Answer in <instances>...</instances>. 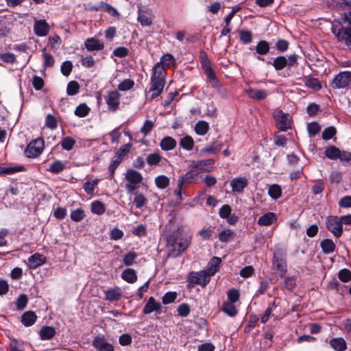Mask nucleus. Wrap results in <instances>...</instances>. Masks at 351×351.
<instances>
[{
    "label": "nucleus",
    "instance_id": "nucleus-59",
    "mask_svg": "<svg viewBox=\"0 0 351 351\" xmlns=\"http://www.w3.org/2000/svg\"><path fill=\"white\" fill-rule=\"evenodd\" d=\"M307 128L309 135L312 136H315L321 130L320 125L315 122L308 124Z\"/></svg>",
    "mask_w": 351,
    "mask_h": 351
},
{
    "label": "nucleus",
    "instance_id": "nucleus-64",
    "mask_svg": "<svg viewBox=\"0 0 351 351\" xmlns=\"http://www.w3.org/2000/svg\"><path fill=\"white\" fill-rule=\"evenodd\" d=\"M45 125L50 129H55L57 127V121L51 114H47L46 117Z\"/></svg>",
    "mask_w": 351,
    "mask_h": 351
},
{
    "label": "nucleus",
    "instance_id": "nucleus-12",
    "mask_svg": "<svg viewBox=\"0 0 351 351\" xmlns=\"http://www.w3.org/2000/svg\"><path fill=\"white\" fill-rule=\"evenodd\" d=\"M105 101L108 109L115 111L118 109L120 104V94L117 91L110 92L105 96Z\"/></svg>",
    "mask_w": 351,
    "mask_h": 351
},
{
    "label": "nucleus",
    "instance_id": "nucleus-4",
    "mask_svg": "<svg viewBox=\"0 0 351 351\" xmlns=\"http://www.w3.org/2000/svg\"><path fill=\"white\" fill-rule=\"evenodd\" d=\"M331 29L338 40H345L347 46L351 49V26L335 20L332 22Z\"/></svg>",
    "mask_w": 351,
    "mask_h": 351
},
{
    "label": "nucleus",
    "instance_id": "nucleus-28",
    "mask_svg": "<svg viewBox=\"0 0 351 351\" xmlns=\"http://www.w3.org/2000/svg\"><path fill=\"white\" fill-rule=\"evenodd\" d=\"M121 278L129 283H134L137 280V275L134 269H126L121 274Z\"/></svg>",
    "mask_w": 351,
    "mask_h": 351
},
{
    "label": "nucleus",
    "instance_id": "nucleus-44",
    "mask_svg": "<svg viewBox=\"0 0 351 351\" xmlns=\"http://www.w3.org/2000/svg\"><path fill=\"white\" fill-rule=\"evenodd\" d=\"M268 194L270 197H280L282 194V189L280 185L274 184L269 186Z\"/></svg>",
    "mask_w": 351,
    "mask_h": 351
},
{
    "label": "nucleus",
    "instance_id": "nucleus-15",
    "mask_svg": "<svg viewBox=\"0 0 351 351\" xmlns=\"http://www.w3.org/2000/svg\"><path fill=\"white\" fill-rule=\"evenodd\" d=\"M104 292L105 295L104 300L109 302L118 301L123 295L122 291L118 287L105 290Z\"/></svg>",
    "mask_w": 351,
    "mask_h": 351
},
{
    "label": "nucleus",
    "instance_id": "nucleus-52",
    "mask_svg": "<svg viewBox=\"0 0 351 351\" xmlns=\"http://www.w3.org/2000/svg\"><path fill=\"white\" fill-rule=\"evenodd\" d=\"M79 89L78 83L75 81H71L67 85L66 93L69 95L73 96L78 93Z\"/></svg>",
    "mask_w": 351,
    "mask_h": 351
},
{
    "label": "nucleus",
    "instance_id": "nucleus-2",
    "mask_svg": "<svg viewBox=\"0 0 351 351\" xmlns=\"http://www.w3.org/2000/svg\"><path fill=\"white\" fill-rule=\"evenodd\" d=\"M181 232L180 229H178L167 237V249L168 254L171 256H179L186 250L191 243L190 238L182 237L180 234Z\"/></svg>",
    "mask_w": 351,
    "mask_h": 351
},
{
    "label": "nucleus",
    "instance_id": "nucleus-19",
    "mask_svg": "<svg viewBox=\"0 0 351 351\" xmlns=\"http://www.w3.org/2000/svg\"><path fill=\"white\" fill-rule=\"evenodd\" d=\"M247 180L245 177H239L234 178L230 182V186L234 192H241L247 186Z\"/></svg>",
    "mask_w": 351,
    "mask_h": 351
},
{
    "label": "nucleus",
    "instance_id": "nucleus-60",
    "mask_svg": "<svg viewBox=\"0 0 351 351\" xmlns=\"http://www.w3.org/2000/svg\"><path fill=\"white\" fill-rule=\"evenodd\" d=\"M296 286V282L294 277H286L284 280V287L289 290L292 291Z\"/></svg>",
    "mask_w": 351,
    "mask_h": 351
},
{
    "label": "nucleus",
    "instance_id": "nucleus-37",
    "mask_svg": "<svg viewBox=\"0 0 351 351\" xmlns=\"http://www.w3.org/2000/svg\"><path fill=\"white\" fill-rule=\"evenodd\" d=\"M255 49L259 55H266L269 51V44L266 40H261L257 43Z\"/></svg>",
    "mask_w": 351,
    "mask_h": 351
},
{
    "label": "nucleus",
    "instance_id": "nucleus-57",
    "mask_svg": "<svg viewBox=\"0 0 351 351\" xmlns=\"http://www.w3.org/2000/svg\"><path fill=\"white\" fill-rule=\"evenodd\" d=\"M336 132L337 130L335 127L326 128L322 132V138L324 140H330L335 135Z\"/></svg>",
    "mask_w": 351,
    "mask_h": 351
},
{
    "label": "nucleus",
    "instance_id": "nucleus-51",
    "mask_svg": "<svg viewBox=\"0 0 351 351\" xmlns=\"http://www.w3.org/2000/svg\"><path fill=\"white\" fill-rule=\"evenodd\" d=\"M75 143V141L73 138L66 136L62 138L61 145L64 149L69 151L73 149Z\"/></svg>",
    "mask_w": 351,
    "mask_h": 351
},
{
    "label": "nucleus",
    "instance_id": "nucleus-35",
    "mask_svg": "<svg viewBox=\"0 0 351 351\" xmlns=\"http://www.w3.org/2000/svg\"><path fill=\"white\" fill-rule=\"evenodd\" d=\"M235 233L230 229H227L220 232L218 234L219 240L221 242H228L233 240Z\"/></svg>",
    "mask_w": 351,
    "mask_h": 351
},
{
    "label": "nucleus",
    "instance_id": "nucleus-16",
    "mask_svg": "<svg viewBox=\"0 0 351 351\" xmlns=\"http://www.w3.org/2000/svg\"><path fill=\"white\" fill-rule=\"evenodd\" d=\"M93 346L98 351H114L113 346L99 336L93 339Z\"/></svg>",
    "mask_w": 351,
    "mask_h": 351
},
{
    "label": "nucleus",
    "instance_id": "nucleus-40",
    "mask_svg": "<svg viewBox=\"0 0 351 351\" xmlns=\"http://www.w3.org/2000/svg\"><path fill=\"white\" fill-rule=\"evenodd\" d=\"M106 210L105 206L99 201H95L91 204V212L94 214L101 215Z\"/></svg>",
    "mask_w": 351,
    "mask_h": 351
},
{
    "label": "nucleus",
    "instance_id": "nucleus-46",
    "mask_svg": "<svg viewBox=\"0 0 351 351\" xmlns=\"http://www.w3.org/2000/svg\"><path fill=\"white\" fill-rule=\"evenodd\" d=\"M239 38L244 44H249L252 41V33L249 30H241L239 32Z\"/></svg>",
    "mask_w": 351,
    "mask_h": 351
},
{
    "label": "nucleus",
    "instance_id": "nucleus-1",
    "mask_svg": "<svg viewBox=\"0 0 351 351\" xmlns=\"http://www.w3.org/2000/svg\"><path fill=\"white\" fill-rule=\"evenodd\" d=\"M167 71L159 66L155 64L152 69L150 88L148 90L149 100H153L158 97L162 92L166 83Z\"/></svg>",
    "mask_w": 351,
    "mask_h": 351
},
{
    "label": "nucleus",
    "instance_id": "nucleus-32",
    "mask_svg": "<svg viewBox=\"0 0 351 351\" xmlns=\"http://www.w3.org/2000/svg\"><path fill=\"white\" fill-rule=\"evenodd\" d=\"M28 263L31 267L36 268L42 265L45 261H43V256L38 253H36L28 258Z\"/></svg>",
    "mask_w": 351,
    "mask_h": 351
},
{
    "label": "nucleus",
    "instance_id": "nucleus-31",
    "mask_svg": "<svg viewBox=\"0 0 351 351\" xmlns=\"http://www.w3.org/2000/svg\"><path fill=\"white\" fill-rule=\"evenodd\" d=\"M320 246L324 254H330L335 251V244L332 241V240L329 239H324L321 243Z\"/></svg>",
    "mask_w": 351,
    "mask_h": 351
},
{
    "label": "nucleus",
    "instance_id": "nucleus-6",
    "mask_svg": "<svg viewBox=\"0 0 351 351\" xmlns=\"http://www.w3.org/2000/svg\"><path fill=\"white\" fill-rule=\"evenodd\" d=\"M187 282L192 285H197L205 287L210 282V278L205 271H191L189 274Z\"/></svg>",
    "mask_w": 351,
    "mask_h": 351
},
{
    "label": "nucleus",
    "instance_id": "nucleus-14",
    "mask_svg": "<svg viewBox=\"0 0 351 351\" xmlns=\"http://www.w3.org/2000/svg\"><path fill=\"white\" fill-rule=\"evenodd\" d=\"M221 263V260L220 258L214 256L210 260L206 269L203 271H205L207 276L210 278L217 272Z\"/></svg>",
    "mask_w": 351,
    "mask_h": 351
},
{
    "label": "nucleus",
    "instance_id": "nucleus-25",
    "mask_svg": "<svg viewBox=\"0 0 351 351\" xmlns=\"http://www.w3.org/2000/svg\"><path fill=\"white\" fill-rule=\"evenodd\" d=\"M160 145L162 150L169 151L176 147V141L172 137L166 136L161 140V141L160 143Z\"/></svg>",
    "mask_w": 351,
    "mask_h": 351
},
{
    "label": "nucleus",
    "instance_id": "nucleus-33",
    "mask_svg": "<svg viewBox=\"0 0 351 351\" xmlns=\"http://www.w3.org/2000/svg\"><path fill=\"white\" fill-rule=\"evenodd\" d=\"M248 96L254 99L261 100L267 96L266 90L250 89L247 91Z\"/></svg>",
    "mask_w": 351,
    "mask_h": 351
},
{
    "label": "nucleus",
    "instance_id": "nucleus-53",
    "mask_svg": "<svg viewBox=\"0 0 351 351\" xmlns=\"http://www.w3.org/2000/svg\"><path fill=\"white\" fill-rule=\"evenodd\" d=\"M28 302V298L25 294H21L16 301L18 310H23Z\"/></svg>",
    "mask_w": 351,
    "mask_h": 351
},
{
    "label": "nucleus",
    "instance_id": "nucleus-26",
    "mask_svg": "<svg viewBox=\"0 0 351 351\" xmlns=\"http://www.w3.org/2000/svg\"><path fill=\"white\" fill-rule=\"evenodd\" d=\"M137 21L144 27H148L152 24V17L151 14L148 15L141 10H138Z\"/></svg>",
    "mask_w": 351,
    "mask_h": 351
},
{
    "label": "nucleus",
    "instance_id": "nucleus-49",
    "mask_svg": "<svg viewBox=\"0 0 351 351\" xmlns=\"http://www.w3.org/2000/svg\"><path fill=\"white\" fill-rule=\"evenodd\" d=\"M89 111V107L86 104H82L75 108V114L80 117H84L88 114Z\"/></svg>",
    "mask_w": 351,
    "mask_h": 351
},
{
    "label": "nucleus",
    "instance_id": "nucleus-63",
    "mask_svg": "<svg viewBox=\"0 0 351 351\" xmlns=\"http://www.w3.org/2000/svg\"><path fill=\"white\" fill-rule=\"evenodd\" d=\"M289 43L287 40L279 39L276 44L277 49L280 52H285L288 49Z\"/></svg>",
    "mask_w": 351,
    "mask_h": 351
},
{
    "label": "nucleus",
    "instance_id": "nucleus-47",
    "mask_svg": "<svg viewBox=\"0 0 351 351\" xmlns=\"http://www.w3.org/2000/svg\"><path fill=\"white\" fill-rule=\"evenodd\" d=\"M155 184L160 189H165L169 184V179L165 176H158L155 178Z\"/></svg>",
    "mask_w": 351,
    "mask_h": 351
},
{
    "label": "nucleus",
    "instance_id": "nucleus-24",
    "mask_svg": "<svg viewBox=\"0 0 351 351\" xmlns=\"http://www.w3.org/2000/svg\"><path fill=\"white\" fill-rule=\"evenodd\" d=\"M330 345L335 351H345L347 349L346 341L342 337L332 338Z\"/></svg>",
    "mask_w": 351,
    "mask_h": 351
},
{
    "label": "nucleus",
    "instance_id": "nucleus-43",
    "mask_svg": "<svg viewBox=\"0 0 351 351\" xmlns=\"http://www.w3.org/2000/svg\"><path fill=\"white\" fill-rule=\"evenodd\" d=\"M180 144L183 149L189 151L193 149L194 141L191 136H186L181 139Z\"/></svg>",
    "mask_w": 351,
    "mask_h": 351
},
{
    "label": "nucleus",
    "instance_id": "nucleus-9",
    "mask_svg": "<svg viewBox=\"0 0 351 351\" xmlns=\"http://www.w3.org/2000/svg\"><path fill=\"white\" fill-rule=\"evenodd\" d=\"M351 82V72L342 71L333 79L331 86L333 88L340 89L346 88Z\"/></svg>",
    "mask_w": 351,
    "mask_h": 351
},
{
    "label": "nucleus",
    "instance_id": "nucleus-61",
    "mask_svg": "<svg viewBox=\"0 0 351 351\" xmlns=\"http://www.w3.org/2000/svg\"><path fill=\"white\" fill-rule=\"evenodd\" d=\"M73 68L72 62L70 61H65L61 66V72L65 75L68 76L70 75Z\"/></svg>",
    "mask_w": 351,
    "mask_h": 351
},
{
    "label": "nucleus",
    "instance_id": "nucleus-38",
    "mask_svg": "<svg viewBox=\"0 0 351 351\" xmlns=\"http://www.w3.org/2000/svg\"><path fill=\"white\" fill-rule=\"evenodd\" d=\"M325 154L328 158L335 160L339 158L340 150L335 146L331 145L326 148Z\"/></svg>",
    "mask_w": 351,
    "mask_h": 351
},
{
    "label": "nucleus",
    "instance_id": "nucleus-39",
    "mask_svg": "<svg viewBox=\"0 0 351 351\" xmlns=\"http://www.w3.org/2000/svg\"><path fill=\"white\" fill-rule=\"evenodd\" d=\"M304 84L315 90H320L322 85L320 82L317 78L308 77L304 80Z\"/></svg>",
    "mask_w": 351,
    "mask_h": 351
},
{
    "label": "nucleus",
    "instance_id": "nucleus-56",
    "mask_svg": "<svg viewBox=\"0 0 351 351\" xmlns=\"http://www.w3.org/2000/svg\"><path fill=\"white\" fill-rule=\"evenodd\" d=\"M229 302L235 303L239 300L240 294L237 289H232L227 293Z\"/></svg>",
    "mask_w": 351,
    "mask_h": 351
},
{
    "label": "nucleus",
    "instance_id": "nucleus-11",
    "mask_svg": "<svg viewBox=\"0 0 351 351\" xmlns=\"http://www.w3.org/2000/svg\"><path fill=\"white\" fill-rule=\"evenodd\" d=\"M126 180L130 182L126 185L129 191H132L136 188V185L142 181L141 174L133 169L128 170L125 174Z\"/></svg>",
    "mask_w": 351,
    "mask_h": 351
},
{
    "label": "nucleus",
    "instance_id": "nucleus-17",
    "mask_svg": "<svg viewBox=\"0 0 351 351\" xmlns=\"http://www.w3.org/2000/svg\"><path fill=\"white\" fill-rule=\"evenodd\" d=\"M34 29L37 36H45L49 31V26L45 20H38L35 22Z\"/></svg>",
    "mask_w": 351,
    "mask_h": 351
},
{
    "label": "nucleus",
    "instance_id": "nucleus-3",
    "mask_svg": "<svg viewBox=\"0 0 351 351\" xmlns=\"http://www.w3.org/2000/svg\"><path fill=\"white\" fill-rule=\"evenodd\" d=\"M199 171L192 162L190 165V169L184 176L180 177L178 183V188L175 191V195L178 197H181L182 194L183 186L185 184L192 183L196 182L199 179Z\"/></svg>",
    "mask_w": 351,
    "mask_h": 351
},
{
    "label": "nucleus",
    "instance_id": "nucleus-13",
    "mask_svg": "<svg viewBox=\"0 0 351 351\" xmlns=\"http://www.w3.org/2000/svg\"><path fill=\"white\" fill-rule=\"evenodd\" d=\"M153 311H156L158 313H161L162 305L160 302H157L154 297H150L145 305L143 312L144 314L147 315Z\"/></svg>",
    "mask_w": 351,
    "mask_h": 351
},
{
    "label": "nucleus",
    "instance_id": "nucleus-36",
    "mask_svg": "<svg viewBox=\"0 0 351 351\" xmlns=\"http://www.w3.org/2000/svg\"><path fill=\"white\" fill-rule=\"evenodd\" d=\"M288 60L285 56H280L276 58L273 62V66L276 71L283 69L287 66Z\"/></svg>",
    "mask_w": 351,
    "mask_h": 351
},
{
    "label": "nucleus",
    "instance_id": "nucleus-21",
    "mask_svg": "<svg viewBox=\"0 0 351 351\" xmlns=\"http://www.w3.org/2000/svg\"><path fill=\"white\" fill-rule=\"evenodd\" d=\"M277 221V216L274 213L269 212L260 217L258 224L263 226H268Z\"/></svg>",
    "mask_w": 351,
    "mask_h": 351
},
{
    "label": "nucleus",
    "instance_id": "nucleus-27",
    "mask_svg": "<svg viewBox=\"0 0 351 351\" xmlns=\"http://www.w3.org/2000/svg\"><path fill=\"white\" fill-rule=\"evenodd\" d=\"M56 330L51 326H43L40 330V337L42 340H49L54 337Z\"/></svg>",
    "mask_w": 351,
    "mask_h": 351
},
{
    "label": "nucleus",
    "instance_id": "nucleus-58",
    "mask_svg": "<svg viewBox=\"0 0 351 351\" xmlns=\"http://www.w3.org/2000/svg\"><path fill=\"white\" fill-rule=\"evenodd\" d=\"M154 123L151 120H147L145 121L143 125L141 128V132L145 136L148 135L154 128Z\"/></svg>",
    "mask_w": 351,
    "mask_h": 351
},
{
    "label": "nucleus",
    "instance_id": "nucleus-22",
    "mask_svg": "<svg viewBox=\"0 0 351 351\" xmlns=\"http://www.w3.org/2000/svg\"><path fill=\"white\" fill-rule=\"evenodd\" d=\"M193 163L197 168L200 173L210 171L214 165L213 159L202 160L199 161H193Z\"/></svg>",
    "mask_w": 351,
    "mask_h": 351
},
{
    "label": "nucleus",
    "instance_id": "nucleus-54",
    "mask_svg": "<svg viewBox=\"0 0 351 351\" xmlns=\"http://www.w3.org/2000/svg\"><path fill=\"white\" fill-rule=\"evenodd\" d=\"M339 280L343 282H347L351 280V271L348 269H342L338 273Z\"/></svg>",
    "mask_w": 351,
    "mask_h": 351
},
{
    "label": "nucleus",
    "instance_id": "nucleus-5",
    "mask_svg": "<svg viewBox=\"0 0 351 351\" xmlns=\"http://www.w3.org/2000/svg\"><path fill=\"white\" fill-rule=\"evenodd\" d=\"M273 266L279 272L280 277H284L287 272V263L285 252L279 250H276L273 256Z\"/></svg>",
    "mask_w": 351,
    "mask_h": 351
},
{
    "label": "nucleus",
    "instance_id": "nucleus-29",
    "mask_svg": "<svg viewBox=\"0 0 351 351\" xmlns=\"http://www.w3.org/2000/svg\"><path fill=\"white\" fill-rule=\"evenodd\" d=\"M93 9L95 10H103L114 16L119 15L117 10L114 8L103 1H101L98 5L95 6Z\"/></svg>",
    "mask_w": 351,
    "mask_h": 351
},
{
    "label": "nucleus",
    "instance_id": "nucleus-7",
    "mask_svg": "<svg viewBox=\"0 0 351 351\" xmlns=\"http://www.w3.org/2000/svg\"><path fill=\"white\" fill-rule=\"evenodd\" d=\"M327 229L330 231L336 237H339L343 232L342 221L335 216L328 217L326 219Z\"/></svg>",
    "mask_w": 351,
    "mask_h": 351
},
{
    "label": "nucleus",
    "instance_id": "nucleus-20",
    "mask_svg": "<svg viewBox=\"0 0 351 351\" xmlns=\"http://www.w3.org/2000/svg\"><path fill=\"white\" fill-rule=\"evenodd\" d=\"M156 64H159V66L166 71L167 68L176 65V59L171 53H166L160 58V62H157Z\"/></svg>",
    "mask_w": 351,
    "mask_h": 351
},
{
    "label": "nucleus",
    "instance_id": "nucleus-62",
    "mask_svg": "<svg viewBox=\"0 0 351 351\" xmlns=\"http://www.w3.org/2000/svg\"><path fill=\"white\" fill-rule=\"evenodd\" d=\"M258 317L256 315H251L248 322V324L245 327L244 332H250L252 329L256 326Z\"/></svg>",
    "mask_w": 351,
    "mask_h": 351
},
{
    "label": "nucleus",
    "instance_id": "nucleus-34",
    "mask_svg": "<svg viewBox=\"0 0 351 351\" xmlns=\"http://www.w3.org/2000/svg\"><path fill=\"white\" fill-rule=\"evenodd\" d=\"M209 130V125L205 121H199L195 125V131L200 136L205 135Z\"/></svg>",
    "mask_w": 351,
    "mask_h": 351
},
{
    "label": "nucleus",
    "instance_id": "nucleus-41",
    "mask_svg": "<svg viewBox=\"0 0 351 351\" xmlns=\"http://www.w3.org/2000/svg\"><path fill=\"white\" fill-rule=\"evenodd\" d=\"M161 156L156 152L149 154L146 157V162L151 166L158 165L161 161Z\"/></svg>",
    "mask_w": 351,
    "mask_h": 351
},
{
    "label": "nucleus",
    "instance_id": "nucleus-55",
    "mask_svg": "<svg viewBox=\"0 0 351 351\" xmlns=\"http://www.w3.org/2000/svg\"><path fill=\"white\" fill-rule=\"evenodd\" d=\"M177 298V293L176 292L169 291L166 293L162 298V302L164 304H169L175 301Z\"/></svg>",
    "mask_w": 351,
    "mask_h": 351
},
{
    "label": "nucleus",
    "instance_id": "nucleus-42",
    "mask_svg": "<svg viewBox=\"0 0 351 351\" xmlns=\"http://www.w3.org/2000/svg\"><path fill=\"white\" fill-rule=\"evenodd\" d=\"M65 168V165L60 160H56L50 165L49 170L53 173H59Z\"/></svg>",
    "mask_w": 351,
    "mask_h": 351
},
{
    "label": "nucleus",
    "instance_id": "nucleus-8",
    "mask_svg": "<svg viewBox=\"0 0 351 351\" xmlns=\"http://www.w3.org/2000/svg\"><path fill=\"white\" fill-rule=\"evenodd\" d=\"M44 149V141L42 138H37L32 141L25 150L26 156L36 158L43 152Z\"/></svg>",
    "mask_w": 351,
    "mask_h": 351
},
{
    "label": "nucleus",
    "instance_id": "nucleus-30",
    "mask_svg": "<svg viewBox=\"0 0 351 351\" xmlns=\"http://www.w3.org/2000/svg\"><path fill=\"white\" fill-rule=\"evenodd\" d=\"M221 310L230 317H234L238 313V310L234 306V303L229 302H224Z\"/></svg>",
    "mask_w": 351,
    "mask_h": 351
},
{
    "label": "nucleus",
    "instance_id": "nucleus-45",
    "mask_svg": "<svg viewBox=\"0 0 351 351\" xmlns=\"http://www.w3.org/2000/svg\"><path fill=\"white\" fill-rule=\"evenodd\" d=\"M85 216V213L82 208L75 209L71 213V219L75 222L81 221Z\"/></svg>",
    "mask_w": 351,
    "mask_h": 351
},
{
    "label": "nucleus",
    "instance_id": "nucleus-18",
    "mask_svg": "<svg viewBox=\"0 0 351 351\" xmlns=\"http://www.w3.org/2000/svg\"><path fill=\"white\" fill-rule=\"evenodd\" d=\"M84 46L88 51H100L104 47L103 43L95 38H89L84 42Z\"/></svg>",
    "mask_w": 351,
    "mask_h": 351
},
{
    "label": "nucleus",
    "instance_id": "nucleus-10",
    "mask_svg": "<svg viewBox=\"0 0 351 351\" xmlns=\"http://www.w3.org/2000/svg\"><path fill=\"white\" fill-rule=\"evenodd\" d=\"M274 118L276 120V126L280 130L286 131L291 128V117L289 114L278 111L274 114Z\"/></svg>",
    "mask_w": 351,
    "mask_h": 351
},
{
    "label": "nucleus",
    "instance_id": "nucleus-48",
    "mask_svg": "<svg viewBox=\"0 0 351 351\" xmlns=\"http://www.w3.org/2000/svg\"><path fill=\"white\" fill-rule=\"evenodd\" d=\"M136 258L137 254L135 252H129L123 256V263L126 266H130L133 265Z\"/></svg>",
    "mask_w": 351,
    "mask_h": 351
},
{
    "label": "nucleus",
    "instance_id": "nucleus-50",
    "mask_svg": "<svg viewBox=\"0 0 351 351\" xmlns=\"http://www.w3.org/2000/svg\"><path fill=\"white\" fill-rule=\"evenodd\" d=\"M97 180H87L84 184V189L88 195H93L95 188L97 185Z\"/></svg>",
    "mask_w": 351,
    "mask_h": 351
},
{
    "label": "nucleus",
    "instance_id": "nucleus-23",
    "mask_svg": "<svg viewBox=\"0 0 351 351\" xmlns=\"http://www.w3.org/2000/svg\"><path fill=\"white\" fill-rule=\"evenodd\" d=\"M37 316L32 311L25 312L21 316V322L25 326H32L36 321Z\"/></svg>",
    "mask_w": 351,
    "mask_h": 351
}]
</instances>
